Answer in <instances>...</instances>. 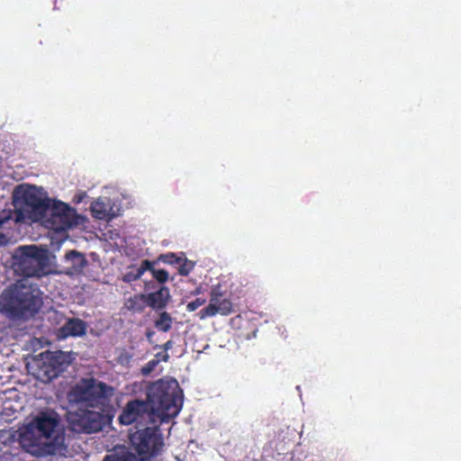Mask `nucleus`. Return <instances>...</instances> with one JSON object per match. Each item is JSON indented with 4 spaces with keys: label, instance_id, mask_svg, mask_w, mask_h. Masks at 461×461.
I'll list each match as a JSON object with an SVG mask.
<instances>
[{
    "label": "nucleus",
    "instance_id": "2eb2a0df",
    "mask_svg": "<svg viewBox=\"0 0 461 461\" xmlns=\"http://www.w3.org/2000/svg\"><path fill=\"white\" fill-rule=\"evenodd\" d=\"M65 260L69 264L70 274L81 273L87 265V260L85 256L77 250H70L67 252L65 255Z\"/></svg>",
    "mask_w": 461,
    "mask_h": 461
},
{
    "label": "nucleus",
    "instance_id": "423d86ee",
    "mask_svg": "<svg viewBox=\"0 0 461 461\" xmlns=\"http://www.w3.org/2000/svg\"><path fill=\"white\" fill-rule=\"evenodd\" d=\"M68 353L61 350L46 351L34 359V375L43 383L57 378L70 364Z\"/></svg>",
    "mask_w": 461,
    "mask_h": 461
},
{
    "label": "nucleus",
    "instance_id": "6e6552de",
    "mask_svg": "<svg viewBox=\"0 0 461 461\" xmlns=\"http://www.w3.org/2000/svg\"><path fill=\"white\" fill-rule=\"evenodd\" d=\"M21 203L20 212H26L28 218L36 221L42 218L50 208V199L43 197L40 190L33 185H20L16 189Z\"/></svg>",
    "mask_w": 461,
    "mask_h": 461
},
{
    "label": "nucleus",
    "instance_id": "f257e3e1",
    "mask_svg": "<svg viewBox=\"0 0 461 461\" xmlns=\"http://www.w3.org/2000/svg\"><path fill=\"white\" fill-rule=\"evenodd\" d=\"M59 423L60 418L56 411L39 412L20 429L18 440L22 448L35 456L54 455L59 449L55 434Z\"/></svg>",
    "mask_w": 461,
    "mask_h": 461
},
{
    "label": "nucleus",
    "instance_id": "aec40b11",
    "mask_svg": "<svg viewBox=\"0 0 461 461\" xmlns=\"http://www.w3.org/2000/svg\"><path fill=\"white\" fill-rule=\"evenodd\" d=\"M194 263L187 258L182 259L179 263L178 273L181 276H186L193 270Z\"/></svg>",
    "mask_w": 461,
    "mask_h": 461
},
{
    "label": "nucleus",
    "instance_id": "4be33fe9",
    "mask_svg": "<svg viewBox=\"0 0 461 461\" xmlns=\"http://www.w3.org/2000/svg\"><path fill=\"white\" fill-rule=\"evenodd\" d=\"M152 276L160 284H164L168 280V273L164 269H152Z\"/></svg>",
    "mask_w": 461,
    "mask_h": 461
},
{
    "label": "nucleus",
    "instance_id": "5701e85b",
    "mask_svg": "<svg viewBox=\"0 0 461 461\" xmlns=\"http://www.w3.org/2000/svg\"><path fill=\"white\" fill-rule=\"evenodd\" d=\"M206 303L204 298H196L195 300L190 302L186 305L187 312H194L200 306L203 305Z\"/></svg>",
    "mask_w": 461,
    "mask_h": 461
},
{
    "label": "nucleus",
    "instance_id": "6ab92c4d",
    "mask_svg": "<svg viewBox=\"0 0 461 461\" xmlns=\"http://www.w3.org/2000/svg\"><path fill=\"white\" fill-rule=\"evenodd\" d=\"M90 209L92 216L96 219L103 220L108 215L105 203L99 200L93 202Z\"/></svg>",
    "mask_w": 461,
    "mask_h": 461
},
{
    "label": "nucleus",
    "instance_id": "f8f14e48",
    "mask_svg": "<svg viewBox=\"0 0 461 461\" xmlns=\"http://www.w3.org/2000/svg\"><path fill=\"white\" fill-rule=\"evenodd\" d=\"M152 404L143 400H132L126 403L118 420L122 425H131L134 422H140L145 418H150L152 415Z\"/></svg>",
    "mask_w": 461,
    "mask_h": 461
},
{
    "label": "nucleus",
    "instance_id": "b1692460",
    "mask_svg": "<svg viewBox=\"0 0 461 461\" xmlns=\"http://www.w3.org/2000/svg\"><path fill=\"white\" fill-rule=\"evenodd\" d=\"M153 262L145 259L141 262L140 266L137 268L139 273L142 276L146 271H150L152 273Z\"/></svg>",
    "mask_w": 461,
    "mask_h": 461
},
{
    "label": "nucleus",
    "instance_id": "0eeeda50",
    "mask_svg": "<svg viewBox=\"0 0 461 461\" xmlns=\"http://www.w3.org/2000/svg\"><path fill=\"white\" fill-rule=\"evenodd\" d=\"M147 402L152 404V415H157L161 421L176 417L181 409V400L176 392L164 389L162 384L156 385L148 393Z\"/></svg>",
    "mask_w": 461,
    "mask_h": 461
},
{
    "label": "nucleus",
    "instance_id": "9d476101",
    "mask_svg": "<svg viewBox=\"0 0 461 461\" xmlns=\"http://www.w3.org/2000/svg\"><path fill=\"white\" fill-rule=\"evenodd\" d=\"M223 295L224 292L221 285H213L210 291L209 304L199 312V318L203 320L216 314L226 316L234 312L233 303L230 299L225 298Z\"/></svg>",
    "mask_w": 461,
    "mask_h": 461
},
{
    "label": "nucleus",
    "instance_id": "bb28decb",
    "mask_svg": "<svg viewBox=\"0 0 461 461\" xmlns=\"http://www.w3.org/2000/svg\"><path fill=\"white\" fill-rule=\"evenodd\" d=\"M158 347L163 348L166 351V353L162 357V360L165 362H167L169 359V355L167 353V351L172 348L173 341L171 339H169L162 346H156V348H158Z\"/></svg>",
    "mask_w": 461,
    "mask_h": 461
},
{
    "label": "nucleus",
    "instance_id": "cd10ccee",
    "mask_svg": "<svg viewBox=\"0 0 461 461\" xmlns=\"http://www.w3.org/2000/svg\"><path fill=\"white\" fill-rule=\"evenodd\" d=\"M12 219L11 215H7L5 217H0V228L4 226V224L9 221Z\"/></svg>",
    "mask_w": 461,
    "mask_h": 461
},
{
    "label": "nucleus",
    "instance_id": "ddd939ff",
    "mask_svg": "<svg viewBox=\"0 0 461 461\" xmlns=\"http://www.w3.org/2000/svg\"><path fill=\"white\" fill-rule=\"evenodd\" d=\"M87 323L79 318H69L59 329L58 334L59 338L66 339L68 337H83L86 334Z\"/></svg>",
    "mask_w": 461,
    "mask_h": 461
},
{
    "label": "nucleus",
    "instance_id": "dca6fc26",
    "mask_svg": "<svg viewBox=\"0 0 461 461\" xmlns=\"http://www.w3.org/2000/svg\"><path fill=\"white\" fill-rule=\"evenodd\" d=\"M147 305L146 294H134L126 300L124 306L132 313H141Z\"/></svg>",
    "mask_w": 461,
    "mask_h": 461
},
{
    "label": "nucleus",
    "instance_id": "f3484780",
    "mask_svg": "<svg viewBox=\"0 0 461 461\" xmlns=\"http://www.w3.org/2000/svg\"><path fill=\"white\" fill-rule=\"evenodd\" d=\"M173 317L167 312H160L154 321V327L161 332H168L172 329Z\"/></svg>",
    "mask_w": 461,
    "mask_h": 461
},
{
    "label": "nucleus",
    "instance_id": "412c9836",
    "mask_svg": "<svg viewBox=\"0 0 461 461\" xmlns=\"http://www.w3.org/2000/svg\"><path fill=\"white\" fill-rule=\"evenodd\" d=\"M158 260L162 261L163 263L174 265V264H179L181 261V258L176 257L174 253H167L162 254L159 256Z\"/></svg>",
    "mask_w": 461,
    "mask_h": 461
},
{
    "label": "nucleus",
    "instance_id": "c85d7f7f",
    "mask_svg": "<svg viewBox=\"0 0 461 461\" xmlns=\"http://www.w3.org/2000/svg\"><path fill=\"white\" fill-rule=\"evenodd\" d=\"M5 243V236L0 233V246Z\"/></svg>",
    "mask_w": 461,
    "mask_h": 461
},
{
    "label": "nucleus",
    "instance_id": "39448f33",
    "mask_svg": "<svg viewBox=\"0 0 461 461\" xmlns=\"http://www.w3.org/2000/svg\"><path fill=\"white\" fill-rule=\"evenodd\" d=\"M131 448L138 461H149L159 456L164 448V439L158 427L138 429L130 436Z\"/></svg>",
    "mask_w": 461,
    "mask_h": 461
},
{
    "label": "nucleus",
    "instance_id": "c756f323",
    "mask_svg": "<svg viewBox=\"0 0 461 461\" xmlns=\"http://www.w3.org/2000/svg\"><path fill=\"white\" fill-rule=\"evenodd\" d=\"M154 335V331H151V330H148L146 332V336H147V339L149 340L151 339V337Z\"/></svg>",
    "mask_w": 461,
    "mask_h": 461
},
{
    "label": "nucleus",
    "instance_id": "393cba45",
    "mask_svg": "<svg viewBox=\"0 0 461 461\" xmlns=\"http://www.w3.org/2000/svg\"><path fill=\"white\" fill-rule=\"evenodd\" d=\"M158 361V360H149L141 369V373L145 375L150 374L155 367L157 366Z\"/></svg>",
    "mask_w": 461,
    "mask_h": 461
},
{
    "label": "nucleus",
    "instance_id": "1a4fd4ad",
    "mask_svg": "<svg viewBox=\"0 0 461 461\" xmlns=\"http://www.w3.org/2000/svg\"><path fill=\"white\" fill-rule=\"evenodd\" d=\"M71 429L78 433H93L103 429V415L99 411L79 409L69 414Z\"/></svg>",
    "mask_w": 461,
    "mask_h": 461
},
{
    "label": "nucleus",
    "instance_id": "a878e982",
    "mask_svg": "<svg viewBox=\"0 0 461 461\" xmlns=\"http://www.w3.org/2000/svg\"><path fill=\"white\" fill-rule=\"evenodd\" d=\"M141 277V275L139 273V271L136 269L134 272H128L123 276V281L127 283H131L133 281H136Z\"/></svg>",
    "mask_w": 461,
    "mask_h": 461
},
{
    "label": "nucleus",
    "instance_id": "20e7f679",
    "mask_svg": "<svg viewBox=\"0 0 461 461\" xmlns=\"http://www.w3.org/2000/svg\"><path fill=\"white\" fill-rule=\"evenodd\" d=\"M15 271L24 277H41L48 274V257L45 250L35 245L20 246L16 249Z\"/></svg>",
    "mask_w": 461,
    "mask_h": 461
},
{
    "label": "nucleus",
    "instance_id": "a211bd4d",
    "mask_svg": "<svg viewBox=\"0 0 461 461\" xmlns=\"http://www.w3.org/2000/svg\"><path fill=\"white\" fill-rule=\"evenodd\" d=\"M103 461H138L137 456L129 451L106 455Z\"/></svg>",
    "mask_w": 461,
    "mask_h": 461
},
{
    "label": "nucleus",
    "instance_id": "4468645a",
    "mask_svg": "<svg viewBox=\"0 0 461 461\" xmlns=\"http://www.w3.org/2000/svg\"><path fill=\"white\" fill-rule=\"evenodd\" d=\"M170 299V291L167 286H161L158 290L146 294L147 305L156 312L165 309Z\"/></svg>",
    "mask_w": 461,
    "mask_h": 461
},
{
    "label": "nucleus",
    "instance_id": "7c9ffc66",
    "mask_svg": "<svg viewBox=\"0 0 461 461\" xmlns=\"http://www.w3.org/2000/svg\"><path fill=\"white\" fill-rule=\"evenodd\" d=\"M19 213L22 215V217H24V214H23L24 212H22V213H21V212H19Z\"/></svg>",
    "mask_w": 461,
    "mask_h": 461
},
{
    "label": "nucleus",
    "instance_id": "9b49d317",
    "mask_svg": "<svg viewBox=\"0 0 461 461\" xmlns=\"http://www.w3.org/2000/svg\"><path fill=\"white\" fill-rule=\"evenodd\" d=\"M50 212L49 221L55 230H66L77 224V212L66 203L54 202Z\"/></svg>",
    "mask_w": 461,
    "mask_h": 461
},
{
    "label": "nucleus",
    "instance_id": "7ed1b4c3",
    "mask_svg": "<svg viewBox=\"0 0 461 461\" xmlns=\"http://www.w3.org/2000/svg\"><path fill=\"white\" fill-rule=\"evenodd\" d=\"M113 394V388L94 377L82 378L68 393L70 402L83 403L97 408L104 405Z\"/></svg>",
    "mask_w": 461,
    "mask_h": 461
},
{
    "label": "nucleus",
    "instance_id": "f03ea898",
    "mask_svg": "<svg viewBox=\"0 0 461 461\" xmlns=\"http://www.w3.org/2000/svg\"><path fill=\"white\" fill-rule=\"evenodd\" d=\"M41 305L40 291L30 287L7 288L0 296V312L11 319L33 316Z\"/></svg>",
    "mask_w": 461,
    "mask_h": 461
}]
</instances>
